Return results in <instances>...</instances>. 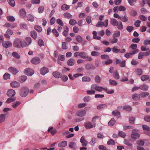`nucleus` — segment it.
Returning a JSON list of instances; mask_svg holds the SVG:
<instances>
[{
    "mask_svg": "<svg viewBox=\"0 0 150 150\" xmlns=\"http://www.w3.org/2000/svg\"><path fill=\"white\" fill-rule=\"evenodd\" d=\"M13 45L16 48H20L24 47L27 46V44L25 41L23 39L20 38H17L14 41Z\"/></svg>",
    "mask_w": 150,
    "mask_h": 150,
    "instance_id": "f257e3e1",
    "label": "nucleus"
},
{
    "mask_svg": "<svg viewBox=\"0 0 150 150\" xmlns=\"http://www.w3.org/2000/svg\"><path fill=\"white\" fill-rule=\"evenodd\" d=\"M29 92V88L26 86H24L20 89L19 94L21 97H25L27 96Z\"/></svg>",
    "mask_w": 150,
    "mask_h": 150,
    "instance_id": "f03ea898",
    "label": "nucleus"
},
{
    "mask_svg": "<svg viewBox=\"0 0 150 150\" xmlns=\"http://www.w3.org/2000/svg\"><path fill=\"white\" fill-rule=\"evenodd\" d=\"M120 31H116L115 33H114L112 35V37L113 38V40H109L110 42L112 43H116L118 41V40L116 37H119L120 36Z\"/></svg>",
    "mask_w": 150,
    "mask_h": 150,
    "instance_id": "7ed1b4c3",
    "label": "nucleus"
},
{
    "mask_svg": "<svg viewBox=\"0 0 150 150\" xmlns=\"http://www.w3.org/2000/svg\"><path fill=\"white\" fill-rule=\"evenodd\" d=\"M131 137L132 139H137L139 138L140 135L136 130L133 129L132 130V133L131 134Z\"/></svg>",
    "mask_w": 150,
    "mask_h": 150,
    "instance_id": "20e7f679",
    "label": "nucleus"
},
{
    "mask_svg": "<svg viewBox=\"0 0 150 150\" xmlns=\"http://www.w3.org/2000/svg\"><path fill=\"white\" fill-rule=\"evenodd\" d=\"M150 54V51L145 52H139L138 55V58L139 59H141L143 58L144 56L146 57L149 56Z\"/></svg>",
    "mask_w": 150,
    "mask_h": 150,
    "instance_id": "39448f33",
    "label": "nucleus"
},
{
    "mask_svg": "<svg viewBox=\"0 0 150 150\" xmlns=\"http://www.w3.org/2000/svg\"><path fill=\"white\" fill-rule=\"evenodd\" d=\"M91 88L92 89H94L96 91L99 92L102 91L104 90V88L102 87L99 86L98 85L95 84H92L91 86Z\"/></svg>",
    "mask_w": 150,
    "mask_h": 150,
    "instance_id": "423d86ee",
    "label": "nucleus"
},
{
    "mask_svg": "<svg viewBox=\"0 0 150 150\" xmlns=\"http://www.w3.org/2000/svg\"><path fill=\"white\" fill-rule=\"evenodd\" d=\"M24 73L27 75L31 76L34 73V71L30 68H26L24 71Z\"/></svg>",
    "mask_w": 150,
    "mask_h": 150,
    "instance_id": "0eeeda50",
    "label": "nucleus"
},
{
    "mask_svg": "<svg viewBox=\"0 0 150 150\" xmlns=\"http://www.w3.org/2000/svg\"><path fill=\"white\" fill-rule=\"evenodd\" d=\"M105 24L102 21H99L96 25V26L97 27H101L103 26L106 27L108 25V20L106 19L105 21Z\"/></svg>",
    "mask_w": 150,
    "mask_h": 150,
    "instance_id": "6e6552de",
    "label": "nucleus"
},
{
    "mask_svg": "<svg viewBox=\"0 0 150 150\" xmlns=\"http://www.w3.org/2000/svg\"><path fill=\"white\" fill-rule=\"evenodd\" d=\"M84 126L87 129H91L93 127H95L96 126V124L94 123L92 124V123L89 121L86 122L84 124Z\"/></svg>",
    "mask_w": 150,
    "mask_h": 150,
    "instance_id": "1a4fd4ad",
    "label": "nucleus"
},
{
    "mask_svg": "<svg viewBox=\"0 0 150 150\" xmlns=\"http://www.w3.org/2000/svg\"><path fill=\"white\" fill-rule=\"evenodd\" d=\"M138 49L134 50L132 52L127 53L125 54L124 56L127 58H129L132 56V54H135L138 52Z\"/></svg>",
    "mask_w": 150,
    "mask_h": 150,
    "instance_id": "9d476101",
    "label": "nucleus"
},
{
    "mask_svg": "<svg viewBox=\"0 0 150 150\" xmlns=\"http://www.w3.org/2000/svg\"><path fill=\"white\" fill-rule=\"evenodd\" d=\"M115 64H119L120 67H123L125 66V61L123 60L121 61L120 59H116Z\"/></svg>",
    "mask_w": 150,
    "mask_h": 150,
    "instance_id": "9b49d317",
    "label": "nucleus"
},
{
    "mask_svg": "<svg viewBox=\"0 0 150 150\" xmlns=\"http://www.w3.org/2000/svg\"><path fill=\"white\" fill-rule=\"evenodd\" d=\"M31 62L34 64H37L40 62V59L38 57H35L33 58L30 60Z\"/></svg>",
    "mask_w": 150,
    "mask_h": 150,
    "instance_id": "f8f14e48",
    "label": "nucleus"
},
{
    "mask_svg": "<svg viewBox=\"0 0 150 150\" xmlns=\"http://www.w3.org/2000/svg\"><path fill=\"white\" fill-rule=\"evenodd\" d=\"M16 94V92L13 89H9L7 93V95L8 97H12L14 96Z\"/></svg>",
    "mask_w": 150,
    "mask_h": 150,
    "instance_id": "ddd939ff",
    "label": "nucleus"
},
{
    "mask_svg": "<svg viewBox=\"0 0 150 150\" xmlns=\"http://www.w3.org/2000/svg\"><path fill=\"white\" fill-rule=\"evenodd\" d=\"M48 72V69L47 67H43L42 68H41L40 70V74L43 75H45Z\"/></svg>",
    "mask_w": 150,
    "mask_h": 150,
    "instance_id": "4468645a",
    "label": "nucleus"
},
{
    "mask_svg": "<svg viewBox=\"0 0 150 150\" xmlns=\"http://www.w3.org/2000/svg\"><path fill=\"white\" fill-rule=\"evenodd\" d=\"M80 142L82 146H86L88 144V142L85 139L84 136H82L80 139Z\"/></svg>",
    "mask_w": 150,
    "mask_h": 150,
    "instance_id": "2eb2a0df",
    "label": "nucleus"
},
{
    "mask_svg": "<svg viewBox=\"0 0 150 150\" xmlns=\"http://www.w3.org/2000/svg\"><path fill=\"white\" fill-rule=\"evenodd\" d=\"M13 33L12 30L8 29L4 35L7 38H10V35H12Z\"/></svg>",
    "mask_w": 150,
    "mask_h": 150,
    "instance_id": "dca6fc26",
    "label": "nucleus"
},
{
    "mask_svg": "<svg viewBox=\"0 0 150 150\" xmlns=\"http://www.w3.org/2000/svg\"><path fill=\"white\" fill-rule=\"evenodd\" d=\"M85 67L87 70H94L96 69L95 66L92 64H88L85 65Z\"/></svg>",
    "mask_w": 150,
    "mask_h": 150,
    "instance_id": "f3484780",
    "label": "nucleus"
},
{
    "mask_svg": "<svg viewBox=\"0 0 150 150\" xmlns=\"http://www.w3.org/2000/svg\"><path fill=\"white\" fill-rule=\"evenodd\" d=\"M141 95L138 93H134L132 95V98L135 100H139L141 98Z\"/></svg>",
    "mask_w": 150,
    "mask_h": 150,
    "instance_id": "a211bd4d",
    "label": "nucleus"
},
{
    "mask_svg": "<svg viewBox=\"0 0 150 150\" xmlns=\"http://www.w3.org/2000/svg\"><path fill=\"white\" fill-rule=\"evenodd\" d=\"M3 45L4 47L7 48L11 47L12 44L9 41H6L3 43Z\"/></svg>",
    "mask_w": 150,
    "mask_h": 150,
    "instance_id": "6ab92c4d",
    "label": "nucleus"
},
{
    "mask_svg": "<svg viewBox=\"0 0 150 150\" xmlns=\"http://www.w3.org/2000/svg\"><path fill=\"white\" fill-rule=\"evenodd\" d=\"M75 61L72 58H71L68 60L67 62V64L69 66H73L75 64Z\"/></svg>",
    "mask_w": 150,
    "mask_h": 150,
    "instance_id": "aec40b11",
    "label": "nucleus"
},
{
    "mask_svg": "<svg viewBox=\"0 0 150 150\" xmlns=\"http://www.w3.org/2000/svg\"><path fill=\"white\" fill-rule=\"evenodd\" d=\"M9 71L13 74L16 75L18 72V69L14 68L13 67H10L8 68Z\"/></svg>",
    "mask_w": 150,
    "mask_h": 150,
    "instance_id": "412c9836",
    "label": "nucleus"
},
{
    "mask_svg": "<svg viewBox=\"0 0 150 150\" xmlns=\"http://www.w3.org/2000/svg\"><path fill=\"white\" fill-rule=\"evenodd\" d=\"M86 114V111L84 110L79 111L76 112L77 115L80 117L84 116Z\"/></svg>",
    "mask_w": 150,
    "mask_h": 150,
    "instance_id": "4be33fe9",
    "label": "nucleus"
},
{
    "mask_svg": "<svg viewBox=\"0 0 150 150\" xmlns=\"http://www.w3.org/2000/svg\"><path fill=\"white\" fill-rule=\"evenodd\" d=\"M52 75L54 77L57 78H59L62 76V74L60 73L57 71L53 72Z\"/></svg>",
    "mask_w": 150,
    "mask_h": 150,
    "instance_id": "5701e85b",
    "label": "nucleus"
},
{
    "mask_svg": "<svg viewBox=\"0 0 150 150\" xmlns=\"http://www.w3.org/2000/svg\"><path fill=\"white\" fill-rule=\"evenodd\" d=\"M65 30L62 32V35L64 37H67L68 35V32L69 31V28L67 26H65L64 27Z\"/></svg>",
    "mask_w": 150,
    "mask_h": 150,
    "instance_id": "b1692460",
    "label": "nucleus"
},
{
    "mask_svg": "<svg viewBox=\"0 0 150 150\" xmlns=\"http://www.w3.org/2000/svg\"><path fill=\"white\" fill-rule=\"evenodd\" d=\"M149 88V86L146 84H143L139 86L140 89L143 91H147Z\"/></svg>",
    "mask_w": 150,
    "mask_h": 150,
    "instance_id": "393cba45",
    "label": "nucleus"
},
{
    "mask_svg": "<svg viewBox=\"0 0 150 150\" xmlns=\"http://www.w3.org/2000/svg\"><path fill=\"white\" fill-rule=\"evenodd\" d=\"M110 23L112 25L114 26H117L118 24V22L116 19L115 18L111 19Z\"/></svg>",
    "mask_w": 150,
    "mask_h": 150,
    "instance_id": "a878e982",
    "label": "nucleus"
},
{
    "mask_svg": "<svg viewBox=\"0 0 150 150\" xmlns=\"http://www.w3.org/2000/svg\"><path fill=\"white\" fill-rule=\"evenodd\" d=\"M11 86L13 88H17L20 86V83L17 81H14L10 84Z\"/></svg>",
    "mask_w": 150,
    "mask_h": 150,
    "instance_id": "bb28decb",
    "label": "nucleus"
},
{
    "mask_svg": "<svg viewBox=\"0 0 150 150\" xmlns=\"http://www.w3.org/2000/svg\"><path fill=\"white\" fill-rule=\"evenodd\" d=\"M67 145V142L66 141H63L59 143L58 144V146L59 147L63 148L65 147Z\"/></svg>",
    "mask_w": 150,
    "mask_h": 150,
    "instance_id": "cd10ccee",
    "label": "nucleus"
},
{
    "mask_svg": "<svg viewBox=\"0 0 150 150\" xmlns=\"http://www.w3.org/2000/svg\"><path fill=\"white\" fill-rule=\"evenodd\" d=\"M19 13L21 16L24 18L26 14V12L24 8H22L19 11Z\"/></svg>",
    "mask_w": 150,
    "mask_h": 150,
    "instance_id": "c85d7f7f",
    "label": "nucleus"
},
{
    "mask_svg": "<svg viewBox=\"0 0 150 150\" xmlns=\"http://www.w3.org/2000/svg\"><path fill=\"white\" fill-rule=\"evenodd\" d=\"M113 61L112 59H109L108 60H105L102 62L103 65H109L112 63Z\"/></svg>",
    "mask_w": 150,
    "mask_h": 150,
    "instance_id": "c756f323",
    "label": "nucleus"
},
{
    "mask_svg": "<svg viewBox=\"0 0 150 150\" xmlns=\"http://www.w3.org/2000/svg\"><path fill=\"white\" fill-rule=\"evenodd\" d=\"M27 19L29 21L33 22L34 21V17L31 14H28L26 16Z\"/></svg>",
    "mask_w": 150,
    "mask_h": 150,
    "instance_id": "7c9ffc66",
    "label": "nucleus"
},
{
    "mask_svg": "<svg viewBox=\"0 0 150 150\" xmlns=\"http://www.w3.org/2000/svg\"><path fill=\"white\" fill-rule=\"evenodd\" d=\"M116 123V121L113 118H112L109 122L108 125L110 126H113Z\"/></svg>",
    "mask_w": 150,
    "mask_h": 150,
    "instance_id": "2f4dec72",
    "label": "nucleus"
},
{
    "mask_svg": "<svg viewBox=\"0 0 150 150\" xmlns=\"http://www.w3.org/2000/svg\"><path fill=\"white\" fill-rule=\"evenodd\" d=\"M87 55V53L86 52H80L79 56L83 58L86 59Z\"/></svg>",
    "mask_w": 150,
    "mask_h": 150,
    "instance_id": "473e14b6",
    "label": "nucleus"
},
{
    "mask_svg": "<svg viewBox=\"0 0 150 150\" xmlns=\"http://www.w3.org/2000/svg\"><path fill=\"white\" fill-rule=\"evenodd\" d=\"M6 115L4 114L0 115V123H1L5 121L6 119Z\"/></svg>",
    "mask_w": 150,
    "mask_h": 150,
    "instance_id": "72a5a7b5",
    "label": "nucleus"
},
{
    "mask_svg": "<svg viewBox=\"0 0 150 150\" xmlns=\"http://www.w3.org/2000/svg\"><path fill=\"white\" fill-rule=\"evenodd\" d=\"M30 35L31 37L33 38L34 39L36 40L37 37V33L35 30L31 31L30 32Z\"/></svg>",
    "mask_w": 150,
    "mask_h": 150,
    "instance_id": "f704fd0d",
    "label": "nucleus"
},
{
    "mask_svg": "<svg viewBox=\"0 0 150 150\" xmlns=\"http://www.w3.org/2000/svg\"><path fill=\"white\" fill-rule=\"evenodd\" d=\"M69 146L71 149H75L76 147V145L74 142H71L69 144Z\"/></svg>",
    "mask_w": 150,
    "mask_h": 150,
    "instance_id": "c9c22d12",
    "label": "nucleus"
},
{
    "mask_svg": "<svg viewBox=\"0 0 150 150\" xmlns=\"http://www.w3.org/2000/svg\"><path fill=\"white\" fill-rule=\"evenodd\" d=\"M149 79V76L148 75H144L141 76V80L143 81L148 80Z\"/></svg>",
    "mask_w": 150,
    "mask_h": 150,
    "instance_id": "e433bc0d",
    "label": "nucleus"
},
{
    "mask_svg": "<svg viewBox=\"0 0 150 150\" xmlns=\"http://www.w3.org/2000/svg\"><path fill=\"white\" fill-rule=\"evenodd\" d=\"M62 48L63 50H67L68 49V44L65 42H62Z\"/></svg>",
    "mask_w": 150,
    "mask_h": 150,
    "instance_id": "4c0bfd02",
    "label": "nucleus"
},
{
    "mask_svg": "<svg viewBox=\"0 0 150 150\" xmlns=\"http://www.w3.org/2000/svg\"><path fill=\"white\" fill-rule=\"evenodd\" d=\"M7 2L11 6L13 7L15 5V2L14 0H7Z\"/></svg>",
    "mask_w": 150,
    "mask_h": 150,
    "instance_id": "58836bf2",
    "label": "nucleus"
},
{
    "mask_svg": "<svg viewBox=\"0 0 150 150\" xmlns=\"http://www.w3.org/2000/svg\"><path fill=\"white\" fill-rule=\"evenodd\" d=\"M69 8L70 6L69 5L65 4L62 5L61 7V9L63 10H68L69 9Z\"/></svg>",
    "mask_w": 150,
    "mask_h": 150,
    "instance_id": "ea45409f",
    "label": "nucleus"
},
{
    "mask_svg": "<svg viewBox=\"0 0 150 150\" xmlns=\"http://www.w3.org/2000/svg\"><path fill=\"white\" fill-rule=\"evenodd\" d=\"M91 54L94 57L99 56L100 55V53L99 52L92 51L91 52Z\"/></svg>",
    "mask_w": 150,
    "mask_h": 150,
    "instance_id": "a19ab883",
    "label": "nucleus"
},
{
    "mask_svg": "<svg viewBox=\"0 0 150 150\" xmlns=\"http://www.w3.org/2000/svg\"><path fill=\"white\" fill-rule=\"evenodd\" d=\"M82 81L83 82H89L91 81V78L89 77L84 76L82 78Z\"/></svg>",
    "mask_w": 150,
    "mask_h": 150,
    "instance_id": "79ce46f5",
    "label": "nucleus"
},
{
    "mask_svg": "<svg viewBox=\"0 0 150 150\" xmlns=\"http://www.w3.org/2000/svg\"><path fill=\"white\" fill-rule=\"evenodd\" d=\"M27 79L26 76H22L19 78V81L20 82L23 83Z\"/></svg>",
    "mask_w": 150,
    "mask_h": 150,
    "instance_id": "37998d69",
    "label": "nucleus"
},
{
    "mask_svg": "<svg viewBox=\"0 0 150 150\" xmlns=\"http://www.w3.org/2000/svg\"><path fill=\"white\" fill-rule=\"evenodd\" d=\"M129 124H134L135 121V118L133 116L130 117L129 120Z\"/></svg>",
    "mask_w": 150,
    "mask_h": 150,
    "instance_id": "c03bdc74",
    "label": "nucleus"
},
{
    "mask_svg": "<svg viewBox=\"0 0 150 150\" xmlns=\"http://www.w3.org/2000/svg\"><path fill=\"white\" fill-rule=\"evenodd\" d=\"M76 41L79 43H81L83 41L82 37L79 35H77L76 38Z\"/></svg>",
    "mask_w": 150,
    "mask_h": 150,
    "instance_id": "a18cd8bd",
    "label": "nucleus"
},
{
    "mask_svg": "<svg viewBox=\"0 0 150 150\" xmlns=\"http://www.w3.org/2000/svg\"><path fill=\"white\" fill-rule=\"evenodd\" d=\"M25 42H26L27 44V46H28L31 43L32 40L31 38L30 37H26L25 38Z\"/></svg>",
    "mask_w": 150,
    "mask_h": 150,
    "instance_id": "49530a36",
    "label": "nucleus"
},
{
    "mask_svg": "<svg viewBox=\"0 0 150 150\" xmlns=\"http://www.w3.org/2000/svg\"><path fill=\"white\" fill-rule=\"evenodd\" d=\"M109 82L110 84L112 86H116L117 85V83L115 80L109 79Z\"/></svg>",
    "mask_w": 150,
    "mask_h": 150,
    "instance_id": "de8ad7c7",
    "label": "nucleus"
},
{
    "mask_svg": "<svg viewBox=\"0 0 150 150\" xmlns=\"http://www.w3.org/2000/svg\"><path fill=\"white\" fill-rule=\"evenodd\" d=\"M63 16L65 18H71L72 17V15L68 13H64L63 14Z\"/></svg>",
    "mask_w": 150,
    "mask_h": 150,
    "instance_id": "09e8293b",
    "label": "nucleus"
},
{
    "mask_svg": "<svg viewBox=\"0 0 150 150\" xmlns=\"http://www.w3.org/2000/svg\"><path fill=\"white\" fill-rule=\"evenodd\" d=\"M107 106V105L105 104H100L98 105L97 106V108L98 109L100 110L106 107Z\"/></svg>",
    "mask_w": 150,
    "mask_h": 150,
    "instance_id": "8fccbe9b",
    "label": "nucleus"
},
{
    "mask_svg": "<svg viewBox=\"0 0 150 150\" xmlns=\"http://www.w3.org/2000/svg\"><path fill=\"white\" fill-rule=\"evenodd\" d=\"M21 104V102L20 101H16L12 105V106L13 108H16L18 106L20 105Z\"/></svg>",
    "mask_w": 150,
    "mask_h": 150,
    "instance_id": "3c124183",
    "label": "nucleus"
},
{
    "mask_svg": "<svg viewBox=\"0 0 150 150\" xmlns=\"http://www.w3.org/2000/svg\"><path fill=\"white\" fill-rule=\"evenodd\" d=\"M136 143L137 144L142 146L144 144V142L143 140H138L136 141Z\"/></svg>",
    "mask_w": 150,
    "mask_h": 150,
    "instance_id": "603ef678",
    "label": "nucleus"
},
{
    "mask_svg": "<svg viewBox=\"0 0 150 150\" xmlns=\"http://www.w3.org/2000/svg\"><path fill=\"white\" fill-rule=\"evenodd\" d=\"M120 19L122 21L125 22H126L128 21V18L126 15H125L124 16L121 17Z\"/></svg>",
    "mask_w": 150,
    "mask_h": 150,
    "instance_id": "864d4df0",
    "label": "nucleus"
},
{
    "mask_svg": "<svg viewBox=\"0 0 150 150\" xmlns=\"http://www.w3.org/2000/svg\"><path fill=\"white\" fill-rule=\"evenodd\" d=\"M107 93L108 94H112L114 93V91L112 89L108 90L107 88H105L104 89Z\"/></svg>",
    "mask_w": 150,
    "mask_h": 150,
    "instance_id": "5fc2aeb1",
    "label": "nucleus"
},
{
    "mask_svg": "<svg viewBox=\"0 0 150 150\" xmlns=\"http://www.w3.org/2000/svg\"><path fill=\"white\" fill-rule=\"evenodd\" d=\"M12 55L15 58L19 59L20 58V55L16 52H14L12 53Z\"/></svg>",
    "mask_w": 150,
    "mask_h": 150,
    "instance_id": "6e6d98bb",
    "label": "nucleus"
},
{
    "mask_svg": "<svg viewBox=\"0 0 150 150\" xmlns=\"http://www.w3.org/2000/svg\"><path fill=\"white\" fill-rule=\"evenodd\" d=\"M107 144L108 145H114L115 144V142L114 140L113 139H110L107 142Z\"/></svg>",
    "mask_w": 150,
    "mask_h": 150,
    "instance_id": "4d7b16f0",
    "label": "nucleus"
},
{
    "mask_svg": "<svg viewBox=\"0 0 150 150\" xmlns=\"http://www.w3.org/2000/svg\"><path fill=\"white\" fill-rule=\"evenodd\" d=\"M7 20L10 22H13L15 20L14 18L11 16H8L6 17Z\"/></svg>",
    "mask_w": 150,
    "mask_h": 150,
    "instance_id": "13d9d810",
    "label": "nucleus"
},
{
    "mask_svg": "<svg viewBox=\"0 0 150 150\" xmlns=\"http://www.w3.org/2000/svg\"><path fill=\"white\" fill-rule=\"evenodd\" d=\"M118 134L120 137L123 138H125L126 136L125 133L122 131H120L119 132Z\"/></svg>",
    "mask_w": 150,
    "mask_h": 150,
    "instance_id": "bf43d9fd",
    "label": "nucleus"
},
{
    "mask_svg": "<svg viewBox=\"0 0 150 150\" xmlns=\"http://www.w3.org/2000/svg\"><path fill=\"white\" fill-rule=\"evenodd\" d=\"M149 93L148 92H142L140 95H141V98H144L148 96Z\"/></svg>",
    "mask_w": 150,
    "mask_h": 150,
    "instance_id": "052dcab7",
    "label": "nucleus"
},
{
    "mask_svg": "<svg viewBox=\"0 0 150 150\" xmlns=\"http://www.w3.org/2000/svg\"><path fill=\"white\" fill-rule=\"evenodd\" d=\"M130 13L131 15L133 16H136L137 15V12L135 10H131Z\"/></svg>",
    "mask_w": 150,
    "mask_h": 150,
    "instance_id": "680f3d73",
    "label": "nucleus"
},
{
    "mask_svg": "<svg viewBox=\"0 0 150 150\" xmlns=\"http://www.w3.org/2000/svg\"><path fill=\"white\" fill-rule=\"evenodd\" d=\"M118 47L117 46H114L112 48V51L115 53H117L119 52L120 51V50L117 49Z\"/></svg>",
    "mask_w": 150,
    "mask_h": 150,
    "instance_id": "e2e57ef3",
    "label": "nucleus"
},
{
    "mask_svg": "<svg viewBox=\"0 0 150 150\" xmlns=\"http://www.w3.org/2000/svg\"><path fill=\"white\" fill-rule=\"evenodd\" d=\"M136 72L138 75H141L142 74L143 71L141 68H138L136 70Z\"/></svg>",
    "mask_w": 150,
    "mask_h": 150,
    "instance_id": "0e129e2a",
    "label": "nucleus"
},
{
    "mask_svg": "<svg viewBox=\"0 0 150 150\" xmlns=\"http://www.w3.org/2000/svg\"><path fill=\"white\" fill-rule=\"evenodd\" d=\"M124 143L126 145L129 146H132V144L130 143V142L127 139H124Z\"/></svg>",
    "mask_w": 150,
    "mask_h": 150,
    "instance_id": "69168bd1",
    "label": "nucleus"
},
{
    "mask_svg": "<svg viewBox=\"0 0 150 150\" xmlns=\"http://www.w3.org/2000/svg\"><path fill=\"white\" fill-rule=\"evenodd\" d=\"M10 75L8 73H5L3 75V77L4 79H7L10 78Z\"/></svg>",
    "mask_w": 150,
    "mask_h": 150,
    "instance_id": "338daca9",
    "label": "nucleus"
},
{
    "mask_svg": "<svg viewBox=\"0 0 150 150\" xmlns=\"http://www.w3.org/2000/svg\"><path fill=\"white\" fill-rule=\"evenodd\" d=\"M130 47L131 49L134 50H135L137 49H137V44H132L130 46Z\"/></svg>",
    "mask_w": 150,
    "mask_h": 150,
    "instance_id": "774afa93",
    "label": "nucleus"
}]
</instances>
